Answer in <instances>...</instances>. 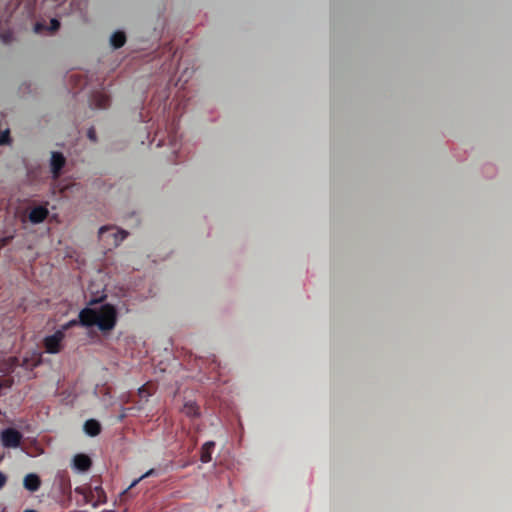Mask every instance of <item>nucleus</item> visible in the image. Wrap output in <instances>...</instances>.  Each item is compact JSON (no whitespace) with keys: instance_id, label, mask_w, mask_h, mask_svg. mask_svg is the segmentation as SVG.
I'll list each match as a JSON object with an SVG mask.
<instances>
[{"instance_id":"10","label":"nucleus","mask_w":512,"mask_h":512,"mask_svg":"<svg viewBox=\"0 0 512 512\" xmlns=\"http://www.w3.org/2000/svg\"><path fill=\"white\" fill-rule=\"evenodd\" d=\"M23 485L30 492H36L41 486V479L37 474L30 473L24 477Z\"/></svg>"},{"instance_id":"3","label":"nucleus","mask_w":512,"mask_h":512,"mask_svg":"<svg viewBox=\"0 0 512 512\" xmlns=\"http://www.w3.org/2000/svg\"><path fill=\"white\" fill-rule=\"evenodd\" d=\"M22 437V434L14 428H6L0 434L1 443L5 448H17Z\"/></svg>"},{"instance_id":"22","label":"nucleus","mask_w":512,"mask_h":512,"mask_svg":"<svg viewBox=\"0 0 512 512\" xmlns=\"http://www.w3.org/2000/svg\"><path fill=\"white\" fill-rule=\"evenodd\" d=\"M7 483V476L0 471V489H2Z\"/></svg>"},{"instance_id":"18","label":"nucleus","mask_w":512,"mask_h":512,"mask_svg":"<svg viewBox=\"0 0 512 512\" xmlns=\"http://www.w3.org/2000/svg\"><path fill=\"white\" fill-rule=\"evenodd\" d=\"M78 324L81 325L80 318L78 320H76V319L70 320L68 323H66L65 325L62 326L61 330H63V332L65 333L66 330H68L71 327H74V326H76Z\"/></svg>"},{"instance_id":"17","label":"nucleus","mask_w":512,"mask_h":512,"mask_svg":"<svg viewBox=\"0 0 512 512\" xmlns=\"http://www.w3.org/2000/svg\"><path fill=\"white\" fill-rule=\"evenodd\" d=\"M153 475H156V471L155 469H150L148 470L146 473H144L142 476H140L138 479L134 480L131 485L128 487V489L125 491V493L128 492V490H130L131 488H133L134 486H136L142 479L144 478H147V477H150V476H153Z\"/></svg>"},{"instance_id":"20","label":"nucleus","mask_w":512,"mask_h":512,"mask_svg":"<svg viewBox=\"0 0 512 512\" xmlns=\"http://www.w3.org/2000/svg\"><path fill=\"white\" fill-rule=\"evenodd\" d=\"M9 142V131L0 132V144H7Z\"/></svg>"},{"instance_id":"7","label":"nucleus","mask_w":512,"mask_h":512,"mask_svg":"<svg viewBox=\"0 0 512 512\" xmlns=\"http://www.w3.org/2000/svg\"><path fill=\"white\" fill-rule=\"evenodd\" d=\"M49 215V211L46 206H37L31 209L28 215V219L33 224H40L46 220Z\"/></svg>"},{"instance_id":"8","label":"nucleus","mask_w":512,"mask_h":512,"mask_svg":"<svg viewBox=\"0 0 512 512\" xmlns=\"http://www.w3.org/2000/svg\"><path fill=\"white\" fill-rule=\"evenodd\" d=\"M91 106L106 109L110 105V97L104 92H95L91 96Z\"/></svg>"},{"instance_id":"23","label":"nucleus","mask_w":512,"mask_h":512,"mask_svg":"<svg viewBox=\"0 0 512 512\" xmlns=\"http://www.w3.org/2000/svg\"><path fill=\"white\" fill-rule=\"evenodd\" d=\"M24 512H36L35 510H26Z\"/></svg>"},{"instance_id":"21","label":"nucleus","mask_w":512,"mask_h":512,"mask_svg":"<svg viewBox=\"0 0 512 512\" xmlns=\"http://www.w3.org/2000/svg\"><path fill=\"white\" fill-rule=\"evenodd\" d=\"M87 136L90 140L96 141V131L94 128H90L87 132Z\"/></svg>"},{"instance_id":"16","label":"nucleus","mask_w":512,"mask_h":512,"mask_svg":"<svg viewBox=\"0 0 512 512\" xmlns=\"http://www.w3.org/2000/svg\"><path fill=\"white\" fill-rule=\"evenodd\" d=\"M155 393V388L153 385H151L150 383H146L144 385H142L139 389H138V395L141 399H144L145 402L148 401V398L150 396H152L153 394Z\"/></svg>"},{"instance_id":"11","label":"nucleus","mask_w":512,"mask_h":512,"mask_svg":"<svg viewBox=\"0 0 512 512\" xmlns=\"http://www.w3.org/2000/svg\"><path fill=\"white\" fill-rule=\"evenodd\" d=\"M84 431L87 435L95 437L101 432V425L95 419H89L84 423Z\"/></svg>"},{"instance_id":"6","label":"nucleus","mask_w":512,"mask_h":512,"mask_svg":"<svg viewBox=\"0 0 512 512\" xmlns=\"http://www.w3.org/2000/svg\"><path fill=\"white\" fill-rule=\"evenodd\" d=\"M85 500L87 503H91L94 507L106 503V494L101 486H97L94 490H90L89 493L85 494Z\"/></svg>"},{"instance_id":"15","label":"nucleus","mask_w":512,"mask_h":512,"mask_svg":"<svg viewBox=\"0 0 512 512\" xmlns=\"http://www.w3.org/2000/svg\"><path fill=\"white\" fill-rule=\"evenodd\" d=\"M9 366H10V369H13L14 367L16 366H22V367H25V368H33V367H36L39 363H40V359H38L37 361H35L33 364H29V361L27 358H24L22 360V362L20 363L19 362V359L17 357H11L9 359Z\"/></svg>"},{"instance_id":"5","label":"nucleus","mask_w":512,"mask_h":512,"mask_svg":"<svg viewBox=\"0 0 512 512\" xmlns=\"http://www.w3.org/2000/svg\"><path fill=\"white\" fill-rule=\"evenodd\" d=\"M66 164V159L61 152H52L50 159V168L54 179H58L61 171Z\"/></svg>"},{"instance_id":"9","label":"nucleus","mask_w":512,"mask_h":512,"mask_svg":"<svg viewBox=\"0 0 512 512\" xmlns=\"http://www.w3.org/2000/svg\"><path fill=\"white\" fill-rule=\"evenodd\" d=\"M73 465L75 469L81 472H85L90 469L92 461L90 457L86 454H77L73 458Z\"/></svg>"},{"instance_id":"19","label":"nucleus","mask_w":512,"mask_h":512,"mask_svg":"<svg viewBox=\"0 0 512 512\" xmlns=\"http://www.w3.org/2000/svg\"><path fill=\"white\" fill-rule=\"evenodd\" d=\"M59 28H60V22H59L57 19H51V21H50V25H49V30H50L51 32H55V31H57Z\"/></svg>"},{"instance_id":"2","label":"nucleus","mask_w":512,"mask_h":512,"mask_svg":"<svg viewBox=\"0 0 512 512\" xmlns=\"http://www.w3.org/2000/svg\"><path fill=\"white\" fill-rule=\"evenodd\" d=\"M128 233L124 230H119L115 227L104 226L99 229V238L102 241H106L107 238H111V241L107 242V245L118 246L126 237Z\"/></svg>"},{"instance_id":"12","label":"nucleus","mask_w":512,"mask_h":512,"mask_svg":"<svg viewBox=\"0 0 512 512\" xmlns=\"http://www.w3.org/2000/svg\"><path fill=\"white\" fill-rule=\"evenodd\" d=\"M182 412L189 418L200 417V407L194 401H188L184 404Z\"/></svg>"},{"instance_id":"1","label":"nucleus","mask_w":512,"mask_h":512,"mask_svg":"<svg viewBox=\"0 0 512 512\" xmlns=\"http://www.w3.org/2000/svg\"><path fill=\"white\" fill-rule=\"evenodd\" d=\"M79 317L82 326H97L101 331H110L116 325L117 311L113 305L104 304L99 309L88 307L82 309Z\"/></svg>"},{"instance_id":"4","label":"nucleus","mask_w":512,"mask_h":512,"mask_svg":"<svg viewBox=\"0 0 512 512\" xmlns=\"http://www.w3.org/2000/svg\"><path fill=\"white\" fill-rule=\"evenodd\" d=\"M65 337L63 330H57L54 334L45 337L44 347L47 353L56 354L62 350V341Z\"/></svg>"},{"instance_id":"14","label":"nucleus","mask_w":512,"mask_h":512,"mask_svg":"<svg viewBox=\"0 0 512 512\" xmlns=\"http://www.w3.org/2000/svg\"><path fill=\"white\" fill-rule=\"evenodd\" d=\"M126 43V35L122 31L114 32L110 37V44L114 49H119Z\"/></svg>"},{"instance_id":"13","label":"nucleus","mask_w":512,"mask_h":512,"mask_svg":"<svg viewBox=\"0 0 512 512\" xmlns=\"http://www.w3.org/2000/svg\"><path fill=\"white\" fill-rule=\"evenodd\" d=\"M215 448V443L213 441L206 442L201 448L200 460L203 463H208L212 459V452Z\"/></svg>"}]
</instances>
